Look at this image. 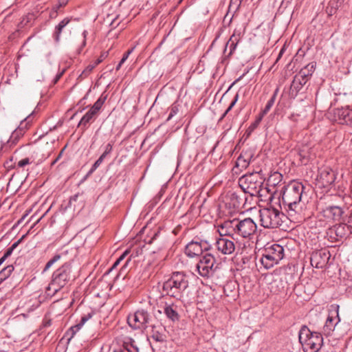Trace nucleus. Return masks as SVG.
<instances>
[{"label":"nucleus","mask_w":352,"mask_h":352,"mask_svg":"<svg viewBox=\"0 0 352 352\" xmlns=\"http://www.w3.org/2000/svg\"><path fill=\"white\" fill-rule=\"evenodd\" d=\"M305 186L302 183L292 182L281 188L282 206L294 221H300L305 204L302 202Z\"/></svg>","instance_id":"1"},{"label":"nucleus","mask_w":352,"mask_h":352,"mask_svg":"<svg viewBox=\"0 0 352 352\" xmlns=\"http://www.w3.org/2000/svg\"><path fill=\"white\" fill-rule=\"evenodd\" d=\"M221 233L250 239L257 230V225L251 218H234L222 223Z\"/></svg>","instance_id":"2"},{"label":"nucleus","mask_w":352,"mask_h":352,"mask_svg":"<svg viewBox=\"0 0 352 352\" xmlns=\"http://www.w3.org/2000/svg\"><path fill=\"white\" fill-rule=\"evenodd\" d=\"M188 286L189 276L184 272H174L163 283L162 290L167 296L181 300Z\"/></svg>","instance_id":"3"},{"label":"nucleus","mask_w":352,"mask_h":352,"mask_svg":"<svg viewBox=\"0 0 352 352\" xmlns=\"http://www.w3.org/2000/svg\"><path fill=\"white\" fill-rule=\"evenodd\" d=\"M71 272V261L65 262L61 267L54 271L52 276V280L46 289L47 295L54 296L63 288L70 280Z\"/></svg>","instance_id":"4"},{"label":"nucleus","mask_w":352,"mask_h":352,"mask_svg":"<svg viewBox=\"0 0 352 352\" xmlns=\"http://www.w3.org/2000/svg\"><path fill=\"white\" fill-rule=\"evenodd\" d=\"M264 179L259 172L245 174L239 179V185L243 191L251 196H263V191L267 190L263 188Z\"/></svg>","instance_id":"5"},{"label":"nucleus","mask_w":352,"mask_h":352,"mask_svg":"<svg viewBox=\"0 0 352 352\" xmlns=\"http://www.w3.org/2000/svg\"><path fill=\"white\" fill-rule=\"evenodd\" d=\"M298 339L304 352L318 351L323 342V338L320 333L311 331L306 326H303L300 329L298 333Z\"/></svg>","instance_id":"6"},{"label":"nucleus","mask_w":352,"mask_h":352,"mask_svg":"<svg viewBox=\"0 0 352 352\" xmlns=\"http://www.w3.org/2000/svg\"><path fill=\"white\" fill-rule=\"evenodd\" d=\"M261 225L268 229H274L280 226L285 215L274 208H264L259 210Z\"/></svg>","instance_id":"7"},{"label":"nucleus","mask_w":352,"mask_h":352,"mask_svg":"<svg viewBox=\"0 0 352 352\" xmlns=\"http://www.w3.org/2000/svg\"><path fill=\"white\" fill-rule=\"evenodd\" d=\"M283 256V247L274 243L265 248L260 261L265 269H270L278 264Z\"/></svg>","instance_id":"8"},{"label":"nucleus","mask_w":352,"mask_h":352,"mask_svg":"<svg viewBox=\"0 0 352 352\" xmlns=\"http://www.w3.org/2000/svg\"><path fill=\"white\" fill-rule=\"evenodd\" d=\"M222 223L218 224L217 228L219 234V236L216 238L214 247L218 253L223 255H230L233 254L236 250L234 242L231 239H234L233 234H224L221 233Z\"/></svg>","instance_id":"9"},{"label":"nucleus","mask_w":352,"mask_h":352,"mask_svg":"<svg viewBox=\"0 0 352 352\" xmlns=\"http://www.w3.org/2000/svg\"><path fill=\"white\" fill-rule=\"evenodd\" d=\"M217 268L216 258L210 253L202 255L196 264V271L198 274L204 278L212 276Z\"/></svg>","instance_id":"10"},{"label":"nucleus","mask_w":352,"mask_h":352,"mask_svg":"<svg viewBox=\"0 0 352 352\" xmlns=\"http://www.w3.org/2000/svg\"><path fill=\"white\" fill-rule=\"evenodd\" d=\"M151 320V316L144 309H138L127 317L129 325L134 329H145Z\"/></svg>","instance_id":"11"},{"label":"nucleus","mask_w":352,"mask_h":352,"mask_svg":"<svg viewBox=\"0 0 352 352\" xmlns=\"http://www.w3.org/2000/svg\"><path fill=\"white\" fill-rule=\"evenodd\" d=\"M210 249V245L207 241L199 239H193L185 248V254L190 258L201 256L204 251Z\"/></svg>","instance_id":"12"},{"label":"nucleus","mask_w":352,"mask_h":352,"mask_svg":"<svg viewBox=\"0 0 352 352\" xmlns=\"http://www.w3.org/2000/svg\"><path fill=\"white\" fill-rule=\"evenodd\" d=\"M339 308L340 307L338 305H331L329 316L323 327L324 331L327 334H329L331 331H333L336 326L340 321L339 317Z\"/></svg>","instance_id":"13"},{"label":"nucleus","mask_w":352,"mask_h":352,"mask_svg":"<svg viewBox=\"0 0 352 352\" xmlns=\"http://www.w3.org/2000/svg\"><path fill=\"white\" fill-rule=\"evenodd\" d=\"M342 208L336 206H327L320 212V216L323 217L327 222L333 223L339 221L343 214Z\"/></svg>","instance_id":"14"},{"label":"nucleus","mask_w":352,"mask_h":352,"mask_svg":"<svg viewBox=\"0 0 352 352\" xmlns=\"http://www.w3.org/2000/svg\"><path fill=\"white\" fill-rule=\"evenodd\" d=\"M329 256V253L325 250L314 252L310 258L311 265L316 268H322L327 263Z\"/></svg>","instance_id":"15"},{"label":"nucleus","mask_w":352,"mask_h":352,"mask_svg":"<svg viewBox=\"0 0 352 352\" xmlns=\"http://www.w3.org/2000/svg\"><path fill=\"white\" fill-rule=\"evenodd\" d=\"M27 120L28 118L21 122L19 126L12 133L5 146L11 148L18 143L19 140L23 136L28 126V122Z\"/></svg>","instance_id":"16"},{"label":"nucleus","mask_w":352,"mask_h":352,"mask_svg":"<svg viewBox=\"0 0 352 352\" xmlns=\"http://www.w3.org/2000/svg\"><path fill=\"white\" fill-rule=\"evenodd\" d=\"M334 116L339 123L352 126V109L349 106L335 109Z\"/></svg>","instance_id":"17"},{"label":"nucleus","mask_w":352,"mask_h":352,"mask_svg":"<svg viewBox=\"0 0 352 352\" xmlns=\"http://www.w3.org/2000/svg\"><path fill=\"white\" fill-rule=\"evenodd\" d=\"M253 158L254 153L252 150L243 151L236 159L234 168H238L240 170L245 169L249 166Z\"/></svg>","instance_id":"18"},{"label":"nucleus","mask_w":352,"mask_h":352,"mask_svg":"<svg viewBox=\"0 0 352 352\" xmlns=\"http://www.w3.org/2000/svg\"><path fill=\"white\" fill-rule=\"evenodd\" d=\"M112 352H139V349L134 340L131 338H126L124 340L122 345L113 349Z\"/></svg>","instance_id":"19"},{"label":"nucleus","mask_w":352,"mask_h":352,"mask_svg":"<svg viewBox=\"0 0 352 352\" xmlns=\"http://www.w3.org/2000/svg\"><path fill=\"white\" fill-rule=\"evenodd\" d=\"M335 173L329 168H325L320 170L319 180L324 186H328L332 184L336 180Z\"/></svg>","instance_id":"20"},{"label":"nucleus","mask_w":352,"mask_h":352,"mask_svg":"<svg viewBox=\"0 0 352 352\" xmlns=\"http://www.w3.org/2000/svg\"><path fill=\"white\" fill-rule=\"evenodd\" d=\"M241 38V33L239 32L238 34H236V32L234 31L233 34L230 36V39L226 44L223 53L225 54L227 51L228 47H229L230 52L228 54V56H230L236 50L237 44L240 41Z\"/></svg>","instance_id":"21"},{"label":"nucleus","mask_w":352,"mask_h":352,"mask_svg":"<svg viewBox=\"0 0 352 352\" xmlns=\"http://www.w3.org/2000/svg\"><path fill=\"white\" fill-rule=\"evenodd\" d=\"M307 80L300 77L298 74H296L292 82L290 87V92L292 95L296 96L298 92L306 84Z\"/></svg>","instance_id":"22"},{"label":"nucleus","mask_w":352,"mask_h":352,"mask_svg":"<svg viewBox=\"0 0 352 352\" xmlns=\"http://www.w3.org/2000/svg\"><path fill=\"white\" fill-rule=\"evenodd\" d=\"M71 19L66 17L63 19L56 27L53 33V38L56 43H58L60 41L61 34L63 29L70 22Z\"/></svg>","instance_id":"23"},{"label":"nucleus","mask_w":352,"mask_h":352,"mask_svg":"<svg viewBox=\"0 0 352 352\" xmlns=\"http://www.w3.org/2000/svg\"><path fill=\"white\" fill-rule=\"evenodd\" d=\"M166 316L173 322L179 320V316L177 310V307L174 305H166L164 309Z\"/></svg>","instance_id":"24"},{"label":"nucleus","mask_w":352,"mask_h":352,"mask_svg":"<svg viewBox=\"0 0 352 352\" xmlns=\"http://www.w3.org/2000/svg\"><path fill=\"white\" fill-rule=\"evenodd\" d=\"M316 63L312 62L304 67L298 74L300 77L305 78L308 81L309 78L312 76L316 69Z\"/></svg>","instance_id":"25"},{"label":"nucleus","mask_w":352,"mask_h":352,"mask_svg":"<svg viewBox=\"0 0 352 352\" xmlns=\"http://www.w3.org/2000/svg\"><path fill=\"white\" fill-rule=\"evenodd\" d=\"M98 114L94 112L91 109H89L81 118L78 126H84L87 128V125L92 122L97 117Z\"/></svg>","instance_id":"26"},{"label":"nucleus","mask_w":352,"mask_h":352,"mask_svg":"<svg viewBox=\"0 0 352 352\" xmlns=\"http://www.w3.org/2000/svg\"><path fill=\"white\" fill-rule=\"evenodd\" d=\"M91 315L90 314H88L87 315H85L81 318L80 322L74 326L72 327L67 333H71L70 338L68 339L69 340L74 336V334L84 325V324L91 318Z\"/></svg>","instance_id":"27"},{"label":"nucleus","mask_w":352,"mask_h":352,"mask_svg":"<svg viewBox=\"0 0 352 352\" xmlns=\"http://www.w3.org/2000/svg\"><path fill=\"white\" fill-rule=\"evenodd\" d=\"M67 254V251H64L60 254L54 255V257L46 263L45 268L43 269V272L48 270L55 263L60 261V259H65Z\"/></svg>","instance_id":"28"},{"label":"nucleus","mask_w":352,"mask_h":352,"mask_svg":"<svg viewBox=\"0 0 352 352\" xmlns=\"http://www.w3.org/2000/svg\"><path fill=\"white\" fill-rule=\"evenodd\" d=\"M14 270V267L12 265H9L5 267H3L0 271V282L3 281L6 278H8Z\"/></svg>","instance_id":"29"},{"label":"nucleus","mask_w":352,"mask_h":352,"mask_svg":"<svg viewBox=\"0 0 352 352\" xmlns=\"http://www.w3.org/2000/svg\"><path fill=\"white\" fill-rule=\"evenodd\" d=\"M278 89H276V91H274L273 96L271 97V98L268 100V102H267L264 109L262 111V112L261 113H262L263 115H265L267 113V112L270 110V109L272 108V107L274 105V102H275V100H276V95H277V93H278Z\"/></svg>","instance_id":"30"},{"label":"nucleus","mask_w":352,"mask_h":352,"mask_svg":"<svg viewBox=\"0 0 352 352\" xmlns=\"http://www.w3.org/2000/svg\"><path fill=\"white\" fill-rule=\"evenodd\" d=\"M282 175L276 172L270 177L268 182L272 186H276L282 181Z\"/></svg>","instance_id":"31"},{"label":"nucleus","mask_w":352,"mask_h":352,"mask_svg":"<svg viewBox=\"0 0 352 352\" xmlns=\"http://www.w3.org/2000/svg\"><path fill=\"white\" fill-rule=\"evenodd\" d=\"M298 155L302 162H305V160L309 157V148L307 146H303L298 149Z\"/></svg>","instance_id":"32"},{"label":"nucleus","mask_w":352,"mask_h":352,"mask_svg":"<svg viewBox=\"0 0 352 352\" xmlns=\"http://www.w3.org/2000/svg\"><path fill=\"white\" fill-rule=\"evenodd\" d=\"M106 156L103 154H102L99 158L94 162V164L92 165L91 169L87 173V176L91 175L102 163L104 160L105 159Z\"/></svg>","instance_id":"33"},{"label":"nucleus","mask_w":352,"mask_h":352,"mask_svg":"<svg viewBox=\"0 0 352 352\" xmlns=\"http://www.w3.org/2000/svg\"><path fill=\"white\" fill-rule=\"evenodd\" d=\"M105 98H102L100 97L96 102L94 104V105L91 107L90 109H91L94 112L98 114L100 109H101L102 106L103 105L104 102Z\"/></svg>","instance_id":"34"},{"label":"nucleus","mask_w":352,"mask_h":352,"mask_svg":"<svg viewBox=\"0 0 352 352\" xmlns=\"http://www.w3.org/2000/svg\"><path fill=\"white\" fill-rule=\"evenodd\" d=\"M97 66V65H96V63L94 62V63L93 64H90L88 66H87V67L82 71V72L81 73V74L80 75V77L81 78H85V77H87L91 72L92 70Z\"/></svg>","instance_id":"35"},{"label":"nucleus","mask_w":352,"mask_h":352,"mask_svg":"<svg viewBox=\"0 0 352 352\" xmlns=\"http://www.w3.org/2000/svg\"><path fill=\"white\" fill-rule=\"evenodd\" d=\"M179 111L178 106L175 104H173L170 107V113L168 116L167 120H170L173 116H175Z\"/></svg>","instance_id":"36"},{"label":"nucleus","mask_w":352,"mask_h":352,"mask_svg":"<svg viewBox=\"0 0 352 352\" xmlns=\"http://www.w3.org/2000/svg\"><path fill=\"white\" fill-rule=\"evenodd\" d=\"M264 115L262 113H260L258 117L256 119V120L250 126L249 129L250 131H254L260 124L261 121L262 120Z\"/></svg>","instance_id":"37"},{"label":"nucleus","mask_w":352,"mask_h":352,"mask_svg":"<svg viewBox=\"0 0 352 352\" xmlns=\"http://www.w3.org/2000/svg\"><path fill=\"white\" fill-rule=\"evenodd\" d=\"M109 55L108 51L102 52L98 58L95 61L96 65H99L102 63Z\"/></svg>","instance_id":"38"},{"label":"nucleus","mask_w":352,"mask_h":352,"mask_svg":"<svg viewBox=\"0 0 352 352\" xmlns=\"http://www.w3.org/2000/svg\"><path fill=\"white\" fill-rule=\"evenodd\" d=\"M31 162H32L30 161V160L28 157H26L19 160L17 163V166L19 168H23L25 166L31 164Z\"/></svg>","instance_id":"39"},{"label":"nucleus","mask_w":352,"mask_h":352,"mask_svg":"<svg viewBox=\"0 0 352 352\" xmlns=\"http://www.w3.org/2000/svg\"><path fill=\"white\" fill-rule=\"evenodd\" d=\"M113 142H109L107 145H105L104 151L102 154L107 157V155L111 153L113 150Z\"/></svg>","instance_id":"40"},{"label":"nucleus","mask_w":352,"mask_h":352,"mask_svg":"<svg viewBox=\"0 0 352 352\" xmlns=\"http://www.w3.org/2000/svg\"><path fill=\"white\" fill-rule=\"evenodd\" d=\"M238 99H239V94H236L234 96V100L230 103L228 108L226 109V113H228L233 108V107L235 105L236 102L238 101Z\"/></svg>","instance_id":"41"},{"label":"nucleus","mask_w":352,"mask_h":352,"mask_svg":"<svg viewBox=\"0 0 352 352\" xmlns=\"http://www.w3.org/2000/svg\"><path fill=\"white\" fill-rule=\"evenodd\" d=\"M82 37H83V40H82V42L81 43V45H80V49H82L84 47H85L86 44H87V36L88 35V32L87 30H84L82 32Z\"/></svg>","instance_id":"42"},{"label":"nucleus","mask_w":352,"mask_h":352,"mask_svg":"<svg viewBox=\"0 0 352 352\" xmlns=\"http://www.w3.org/2000/svg\"><path fill=\"white\" fill-rule=\"evenodd\" d=\"M13 251L12 250V249H10V248L6 251V252L4 253L3 257L5 258L6 259L9 257L12 254Z\"/></svg>","instance_id":"43"},{"label":"nucleus","mask_w":352,"mask_h":352,"mask_svg":"<svg viewBox=\"0 0 352 352\" xmlns=\"http://www.w3.org/2000/svg\"><path fill=\"white\" fill-rule=\"evenodd\" d=\"M129 253V250H126V251L124 252V253L118 259L121 262Z\"/></svg>","instance_id":"44"},{"label":"nucleus","mask_w":352,"mask_h":352,"mask_svg":"<svg viewBox=\"0 0 352 352\" xmlns=\"http://www.w3.org/2000/svg\"><path fill=\"white\" fill-rule=\"evenodd\" d=\"M21 239L18 240L17 241L14 242L10 248L12 249V251L19 245V244L21 243Z\"/></svg>","instance_id":"45"},{"label":"nucleus","mask_w":352,"mask_h":352,"mask_svg":"<svg viewBox=\"0 0 352 352\" xmlns=\"http://www.w3.org/2000/svg\"><path fill=\"white\" fill-rule=\"evenodd\" d=\"M128 58H129V56H127V54H124L122 59L120 61V63L121 64H124L125 63V61L127 60Z\"/></svg>","instance_id":"46"},{"label":"nucleus","mask_w":352,"mask_h":352,"mask_svg":"<svg viewBox=\"0 0 352 352\" xmlns=\"http://www.w3.org/2000/svg\"><path fill=\"white\" fill-rule=\"evenodd\" d=\"M63 74V72H60V74H57L55 79H54V83H56L58 80L60 78Z\"/></svg>","instance_id":"47"},{"label":"nucleus","mask_w":352,"mask_h":352,"mask_svg":"<svg viewBox=\"0 0 352 352\" xmlns=\"http://www.w3.org/2000/svg\"><path fill=\"white\" fill-rule=\"evenodd\" d=\"M245 76V74H243V75H241L240 77H239V78H238L235 81H234V82H232V84L231 85V86L230 87V88L232 85H234L235 83H236L237 82H239V80H241L243 78V76Z\"/></svg>","instance_id":"48"},{"label":"nucleus","mask_w":352,"mask_h":352,"mask_svg":"<svg viewBox=\"0 0 352 352\" xmlns=\"http://www.w3.org/2000/svg\"><path fill=\"white\" fill-rule=\"evenodd\" d=\"M285 49L282 48L278 54V56L276 58V61H278L282 56L283 54L284 53Z\"/></svg>","instance_id":"49"},{"label":"nucleus","mask_w":352,"mask_h":352,"mask_svg":"<svg viewBox=\"0 0 352 352\" xmlns=\"http://www.w3.org/2000/svg\"><path fill=\"white\" fill-rule=\"evenodd\" d=\"M120 263V261L118 259H117V261L114 263L110 270H112L113 269L116 268L119 265Z\"/></svg>","instance_id":"50"},{"label":"nucleus","mask_w":352,"mask_h":352,"mask_svg":"<svg viewBox=\"0 0 352 352\" xmlns=\"http://www.w3.org/2000/svg\"><path fill=\"white\" fill-rule=\"evenodd\" d=\"M133 51V48L131 49V50H129L128 51H126L124 54H127L128 56H129V55L132 53V52Z\"/></svg>","instance_id":"51"},{"label":"nucleus","mask_w":352,"mask_h":352,"mask_svg":"<svg viewBox=\"0 0 352 352\" xmlns=\"http://www.w3.org/2000/svg\"><path fill=\"white\" fill-rule=\"evenodd\" d=\"M158 234H159V232H155V233L154 234L153 237L150 241H148V243H152V241H153V240L156 236H158Z\"/></svg>","instance_id":"52"},{"label":"nucleus","mask_w":352,"mask_h":352,"mask_svg":"<svg viewBox=\"0 0 352 352\" xmlns=\"http://www.w3.org/2000/svg\"><path fill=\"white\" fill-rule=\"evenodd\" d=\"M64 6V3H59L58 6H56V8H54L56 9V11H57L58 9H59L60 7L63 6Z\"/></svg>","instance_id":"53"},{"label":"nucleus","mask_w":352,"mask_h":352,"mask_svg":"<svg viewBox=\"0 0 352 352\" xmlns=\"http://www.w3.org/2000/svg\"><path fill=\"white\" fill-rule=\"evenodd\" d=\"M77 197H78V195H75L74 196H73L72 197H71V199H70V201H76Z\"/></svg>","instance_id":"54"},{"label":"nucleus","mask_w":352,"mask_h":352,"mask_svg":"<svg viewBox=\"0 0 352 352\" xmlns=\"http://www.w3.org/2000/svg\"><path fill=\"white\" fill-rule=\"evenodd\" d=\"M123 64H121L120 62H119L118 65H117L116 67V70H119L120 69V67H122Z\"/></svg>","instance_id":"55"},{"label":"nucleus","mask_w":352,"mask_h":352,"mask_svg":"<svg viewBox=\"0 0 352 352\" xmlns=\"http://www.w3.org/2000/svg\"><path fill=\"white\" fill-rule=\"evenodd\" d=\"M5 261H6V258L2 256L0 258V265H1Z\"/></svg>","instance_id":"56"},{"label":"nucleus","mask_w":352,"mask_h":352,"mask_svg":"<svg viewBox=\"0 0 352 352\" xmlns=\"http://www.w3.org/2000/svg\"><path fill=\"white\" fill-rule=\"evenodd\" d=\"M153 338L155 339V340H157V341H160V338H159V337H158L157 336H153Z\"/></svg>","instance_id":"57"},{"label":"nucleus","mask_w":352,"mask_h":352,"mask_svg":"<svg viewBox=\"0 0 352 352\" xmlns=\"http://www.w3.org/2000/svg\"><path fill=\"white\" fill-rule=\"evenodd\" d=\"M63 151V150L59 153L58 156L56 159H58V160L60 159V157H61Z\"/></svg>","instance_id":"58"},{"label":"nucleus","mask_w":352,"mask_h":352,"mask_svg":"<svg viewBox=\"0 0 352 352\" xmlns=\"http://www.w3.org/2000/svg\"><path fill=\"white\" fill-rule=\"evenodd\" d=\"M58 161V159H55L52 162V165H54L56 163V162Z\"/></svg>","instance_id":"59"},{"label":"nucleus","mask_w":352,"mask_h":352,"mask_svg":"<svg viewBox=\"0 0 352 352\" xmlns=\"http://www.w3.org/2000/svg\"><path fill=\"white\" fill-rule=\"evenodd\" d=\"M226 115H227V113H226V111H225L224 113L222 115L221 119H223Z\"/></svg>","instance_id":"60"},{"label":"nucleus","mask_w":352,"mask_h":352,"mask_svg":"<svg viewBox=\"0 0 352 352\" xmlns=\"http://www.w3.org/2000/svg\"><path fill=\"white\" fill-rule=\"evenodd\" d=\"M226 115H227V113H226V111H225L224 113L222 115L221 119H223Z\"/></svg>","instance_id":"61"},{"label":"nucleus","mask_w":352,"mask_h":352,"mask_svg":"<svg viewBox=\"0 0 352 352\" xmlns=\"http://www.w3.org/2000/svg\"><path fill=\"white\" fill-rule=\"evenodd\" d=\"M340 228H343V227H342V226H340L339 227H338V228H337V231H338Z\"/></svg>","instance_id":"62"}]
</instances>
